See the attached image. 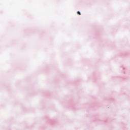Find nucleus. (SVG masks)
<instances>
[{"label": "nucleus", "mask_w": 130, "mask_h": 130, "mask_svg": "<svg viewBox=\"0 0 130 130\" xmlns=\"http://www.w3.org/2000/svg\"><path fill=\"white\" fill-rule=\"evenodd\" d=\"M77 14H78V15H81V13H80V12H79V11H78V12H77Z\"/></svg>", "instance_id": "nucleus-1"}]
</instances>
